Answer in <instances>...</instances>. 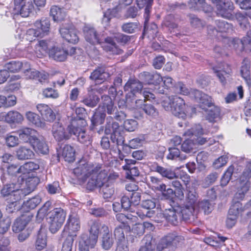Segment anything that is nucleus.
Returning <instances> with one entry per match:
<instances>
[{
  "instance_id": "51",
  "label": "nucleus",
  "mask_w": 251,
  "mask_h": 251,
  "mask_svg": "<svg viewBox=\"0 0 251 251\" xmlns=\"http://www.w3.org/2000/svg\"><path fill=\"white\" fill-rule=\"evenodd\" d=\"M244 211L242 204L238 201H233L232 204L229 209V213L238 217Z\"/></svg>"
},
{
  "instance_id": "49",
  "label": "nucleus",
  "mask_w": 251,
  "mask_h": 251,
  "mask_svg": "<svg viewBox=\"0 0 251 251\" xmlns=\"http://www.w3.org/2000/svg\"><path fill=\"white\" fill-rule=\"evenodd\" d=\"M39 183V179L37 177H28L25 179V187L23 188L29 194L34 190Z\"/></svg>"
},
{
  "instance_id": "13",
  "label": "nucleus",
  "mask_w": 251,
  "mask_h": 251,
  "mask_svg": "<svg viewBox=\"0 0 251 251\" xmlns=\"http://www.w3.org/2000/svg\"><path fill=\"white\" fill-rule=\"evenodd\" d=\"M83 32L86 41L91 44H99L103 40L100 35L97 33L96 29L93 27L85 26L83 28Z\"/></svg>"
},
{
  "instance_id": "41",
  "label": "nucleus",
  "mask_w": 251,
  "mask_h": 251,
  "mask_svg": "<svg viewBox=\"0 0 251 251\" xmlns=\"http://www.w3.org/2000/svg\"><path fill=\"white\" fill-rule=\"evenodd\" d=\"M16 155L19 159H31L34 155L33 151L25 146H20L16 151Z\"/></svg>"
},
{
  "instance_id": "33",
  "label": "nucleus",
  "mask_w": 251,
  "mask_h": 251,
  "mask_svg": "<svg viewBox=\"0 0 251 251\" xmlns=\"http://www.w3.org/2000/svg\"><path fill=\"white\" fill-rule=\"evenodd\" d=\"M49 42L46 40L38 41L34 48V51L37 56L41 58L45 56L49 51Z\"/></svg>"
},
{
  "instance_id": "36",
  "label": "nucleus",
  "mask_w": 251,
  "mask_h": 251,
  "mask_svg": "<svg viewBox=\"0 0 251 251\" xmlns=\"http://www.w3.org/2000/svg\"><path fill=\"white\" fill-rule=\"evenodd\" d=\"M51 202L47 201L38 210L36 216V221L37 223L42 222L45 217L48 216V213L52 209Z\"/></svg>"
},
{
  "instance_id": "59",
  "label": "nucleus",
  "mask_w": 251,
  "mask_h": 251,
  "mask_svg": "<svg viewBox=\"0 0 251 251\" xmlns=\"http://www.w3.org/2000/svg\"><path fill=\"white\" fill-rule=\"evenodd\" d=\"M17 182L11 181V182L4 186L1 190V194L3 197L9 196L14 191Z\"/></svg>"
},
{
  "instance_id": "50",
  "label": "nucleus",
  "mask_w": 251,
  "mask_h": 251,
  "mask_svg": "<svg viewBox=\"0 0 251 251\" xmlns=\"http://www.w3.org/2000/svg\"><path fill=\"white\" fill-rule=\"evenodd\" d=\"M75 150L70 145H65L62 151V156L66 161L70 162L75 160Z\"/></svg>"
},
{
  "instance_id": "52",
  "label": "nucleus",
  "mask_w": 251,
  "mask_h": 251,
  "mask_svg": "<svg viewBox=\"0 0 251 251\" xmlns=\"http://www.w3.org/2000/svg\"><path fill=\"white\" fill-rule=\"evenodd\" d=\"M169 153L167 155V158L170 159H176L179 160H185L187 156L180 153L179 150L176 148H170L169 149Z\"/></svg>"
},
{
  "instance_id": "14",
  "label": "nucleus",
  "mask_w": 251,
  "mask_h": 251,
  "mask_svg": "<svg viewBox=\"0 0 251 251\" xmlns=\"http://www.w3.org/2000/svg\"><path fill=\"white\" fill-rule=\"evenodd\" d=\"M72 135H75L78 141L88 146L92 143L91 136L88 134L83 127H80L75 126L73 124V129H72Z\"/></svg>"
},
{
  "instance_id": "27",
  "label": "nucleus",
  "mask_w": 251,
  "mask_h": 251,
  "mask_svg": "<svg viewBox=\"0 0 251 251\" xmlns=\"http://www.w3.org/2000/svg\"><path fill=\"white\" fill-rule=\"evenodd\" d=\"M110 76L104 68L99 67L95 69L91 74L90 78L95 80L97 83H101Z\"/></svg>"
},
{
  "instance_id": "32",
  "label": "nucleus",
  "mask_w": 251,
  "mask_h": 251,
  "mask_svg": "<svg viewBox=\"0 0 251 251\" xmlns=\"http://www.w3.org/2000/svg\"><path fill=\"white\" fill-rule=\"evenodd\" d=\"M50 21L47 18H42L34 23L36 29L41 33V37L47 34L50 28Z\"/></svg>"
},
{
  "instance_id": "11",
  "label": "nucleus",
  "mask_w": 251,
  "mask_h": 251,
  "mask_svg": "<svg viewBox=\"0 0 251 251\" xmlns=\"http://www.w3.org/2000/svg\"><path fill=\"white\" fill-rule=\"evenodd\" d=\"M24 182V177L20 176L17 180V184L16 185L14 191L10 195V197L8 198V202L10 203L7 207L9 208H11L12 206L15 207L16 205V202L17 201L28 195L25 189L22 188V185Z\"/></svg>"
},
{
  "instance_id": "26",
  "label": "nucleus",
  "mask_w": 251,
  "mask_h": 251,
  "mask_svg": "<svg viewBox=\"0 0 251 251\" xmlns=\"http://www.w3.org/2000/svg\"><path fill=\"white\" fill-rule=\"evenodd\" d=\"M232 44L235 49H238L240 50H251V33H248L247 36L244 37L243 40L233 39Z\"/></svg>"
},
{
  "instance_id": "38",
  "label": "nucleus",
  "mask_w": 251,
  "mask_h": 251,
  "mask_svg": "<svg viewBox=\"0 0 251 251\" xmlns=\"http://www.w3.org/2000/svg\"><path fill=\"white\" fill-rule=\"evenodd\" d=\"M50 15L54 22H60L65 19L66 14L65 11L61 8L53 5L50 9Z\"/></svg>"
},
{
  "instance_id": "55",
  "label": "nucleus",
  "mask_w": 251,
  "mask_h": 251,
  "mask_svg": "<svg viewBox=\"0 0 251 251\" xmlns=\"http://www.w3.org/2000/svg\"><path fill=\"white\" fill-rule=\"evenodd\" d=\"M234 170V166L230 165L225 172L221 179V185L222 186H225L228 183L231 179Z\"/></svg>"
},
{
  "instance_id": "54",
  "label": "nucleus",
  "mask_w": 251,
  "mask_h": 251,
  "mask_svg": "<svg viewBox=\"0 0 251 251\" xmlns=\"http://www.w3.org/2000/svg\"><path fill=\"white\" fill-rule=\"evenodd\" d=\"M196 207V210H202L205 214H209L213 210L212 205L207 200L199 201Z\"/></svg>"
},
{
  "instance_id": "63",
  "label": "nucleus",
  "mask_w": 251,
  "mask_h": 251,
  "mask_svg": "<svg viewBox=\"0 0 251 251\" xmlns=\"http://www.w3.org/2000/svg\"><path fill=\"white\" fill-rule=\"evenodd\" d=\"M143 110L150 117L155 118L158 116V110L151 104L144 105Z\"/></svg>"
},
{
  "instance_id": "19",
  "label": "nucleus",
  "mask_w": 251,
  "mask_h": 251,
  "mask_svg": "<svg viewBox=\"0 0 251 251\" xmlns=\"http://www.w3.org/2000/svg\"><path fill=\"white\" fill-rule=\"evenodd\" d=\"M33 215L31 213H28L22 215L21 217L17 218L12 226V230L15 233H18L24 229L28 223L31 221Z\"/></svg>"
},
{
  "instance_id": "34",
  "label": "nucleus",
  "mask_w": 251,
  "mask_h": 251,
  "mask_svg": "<svg viewBox=\"0 0 251 251\" xmlns=\"http://www.w3.org/2000/svg\"><path fill=\"white\" fill-rule=\"evenodd\" d=\"M31 145L34 150L39 153L45 154L48 152V147L43 137L37 136Z\"/></svg>"
},
{
  "instance_id": "6",
  "label": "nucleus",
  "mask_w": 251,
  "mask_h": 251,
  "mask_svg": "<svg viewBox=\"0 0 251 251\" xmlns=\"http://www.w3.org/2000/svg\"><path fill=\"white\" fill-rule=\"evenodd\" d=\"M205 134L203 132L202 128L200 125L194 126L191 129H189L183 133L184 136H191V138L195 143V145H202L206 142H208L209 145H212L215 142L214 139L204 137Z\"/></svg>"
},
{
  "instance_id": "40",
  "label": "nucleus",
  "mask_w": 251,
  "mask_h": 251,
  "mask_svg": "<svg viewBox=\"0 0 251 251\" xmlns=\"http://www.w3.org/2000/svg\"><path fill=\"white\" fill-rule=\"evenodd\" d=\"M187 193L186 195V201L187 204L190 206H196L198 205L197 201L198 199V195L196 192L195 189L192 187H187Z\"/></svg>"
},
{
  "instance_id": "24",
  "label": "nucleus",
  "mask_w": 251,
  "mask_h": 251,
  "mask_svg": "<svg viewBox=\"0 0 251 251\" xmlns=\"http://www.w3.org/2000/svg\"><path fill=\"white\" fill-rule=\"evenodd\" d=\"M142 84L135 79L128 81L124 86L125 91L130 90L132 94L136 97L142 95Z\"/></svg>"
},
{
  "instance_id": "3",
  "label": "nucleus",
  "mask_w": 251,
  "mask_h": 251,
  "mask_svg": "<svg viewBox=\"0 0 251 251\" xmlns=\"http://www.w3.org/2000/svg\"><path fill=\"white\" fill-rule=\"evenodd\" d=\"M162 105L165 110L171 111L175 116L185 119L190 107L185 104L183 99L177 96L165 97Z\"/></svg>"
},
{
  "instance_id": "18",
  "label": "nucleus",
  "mask_w": 251,
  "mask_h": 251,
  "mask_svg": "<svg viewBox=\"0 0 251 251\" xmlns=\"http://www.w3.org/2000/svg\"><path fill=\"white\" fill-rule=\"evenodd\" d=\"M17 134L19 138L25 143H29L30 144L37 136V131L29 127H23L17 131Z\"/></svg>"
},
{
  "instance_id": "15",
  "label": "nucleus",
  "mask_w": 251,
  "mask_h": 251,
  "mask_svg": "<svg viewBox=\"0 0 251 251\" xmlns=\"http://www.w3.org/2000/svg\"><path fill=\"white\" fill-rule=\"evenodd\" d=\"M98 237L92 235L88 236L86 234L81 235L79 243V251H89V248H93L96 245Z\"/></svg>"
},
{
  "instance_id": "57",
  "label": "nucleus",
  "mask_w": 251,
  "mask_h": 251,
  "mask_svg": "<svg viewBox=\"0 0 251 251\" xmlns=\"http://www.w3.org/2000/svg\"><path fill=\"white\" fill-rule=\"evenodd\" d=\"M23 169L24 176L25 178L27 176V174H29L30 172L37 170L39 168L38 164L33 162H29L25 163L22 166Z\"/></svg>"
},
{
  "instance_id": "42",
  "label": "nucleus",
  "mask_w": 251,
  "mask_h": 251,
  "mask_svg": "<svg viewBox=\"0 0 251 251\" xmlns=\"http://www.w3.org/2000/svg\"><path fill=\"white\" fill-rule=\"evenodd\" d=\"M175 91L176 93L181 94L183 95H189L191 98L195 99L196 100V98L194 97L193 94L195 91H199L197 90H190L185 84L181 82H178L176 84L174 87Z\"/></svg>"
},
{
  "instance_id": "35",
  "label": "nucleus",
  "mask_w": 251,
  "mask_h": 251,
  "mask_svg": "<svg viewBox=\"0 0 251 251\" xmlns=\"http://www.w3.org/2000/svg\"><path fill=\"white\" fill-rule=\"evenodd\" d=\"M106 114L102 108L99 106L96 109L95 113L91 119L92 125L93 126L102 124L104 123Z\"/></svg>"
},
{
  "instance_id": "4",
  "label": "nucleus",
  "mask_w": 251,
  "mask_h": 251,
  "mask_svg": "<svg viewBox=\"0 0 251 251\" xmlns=\"http://www.w3.org/2000/svg\"><path fill=\"white\" fill-rule=\"evenodd\" d=\"M66 215V212L61 208H55L50 211L47 221L51 233H55L60 228L65 221Z\"/></svg>"
},
{
  "instance_id": "17",
  "label": "nucleus",
  "mask_w": 251,
  "mask_h": 251,
  "mask_svg": "<svg viewBox=\"0 0 251 251\" xmlns=\"http://www.w3.org/2000/svg\"><path fill=\"white\" fill-rule=\"evenodd\" d=\"M25 0H14V9L23 17H27L32 12L34 6L31 1L22 4Z\"/></svg>"
},
{
  "instance_id": "31",
  "label": "nucleus",
  "mask_w": 251,
  "mask_h": 251,
  "mask_svg": "<svg viewBox=\"0 0 251 251\" xmlns=\"http://www.w3.org/2000/svg\"><path fill=\"white\" fill-rule=\"evenodd\" d=\"M140 78L148 84H158L162 80V77L157 73L143 72L139 75Z\"/></svg>"
},
{
  "instance_id": "9",
  "label": "nucleus",
  "mask_w": 251,
  "mask_h": 251,
  "mask_svg": "<svg viewBox=\"0 0 251 251\" xmlns=\"http://www.w3.org/2000/svg\"><path fill=\"white\" fill-rule=\"evenodd\" d=\"M215 1L217 3L218 15L228 20L234 19V14L233 12L234 6L232 1L226 0H215Z\"/></svg>"
},
{
  "instance_id": "64",
  "label": "nucleus",
  "mask_w": 251,
  "mask_h": 251,
  "mask_svg": "<svg viewBox=\"0 0 251 251\" xmlns=\"http://www.w3.org/2000/svg\"><path fill=\"white\" fill-rule=\"evenodd\" d=\"M251 177V161L248 162L246 167L242 175L240 177V181L246 182L249 181Z\"/></svg>"
},
{
  "instance_id": "16",
  "label": "nucleus",
  "mask_w": 251,
  "mask_h": 251,
  "mask_svg": "<svg viewBox=\"0 0 251 251\" xmlns=\"http://www.w3.org/2000/svg\"><path fill=\"white\" fill-rule=\"evenodd\" d=\"M179 207L166 209L163 213L164 217L168 223L172 225L176 226L181 220V215L179 213Z\"/></svg>"
},
{
  "instance_id": "21",
  "label": "nucleus",
  "mask_w": 251,
  "mask_h": 251,
  "mask_svg": "<svg viewBox=\"0 0 251 251\" xmlns=\"http://www.w3.org/2000/svg\"><path fill=\"white\" fill-rule=\"evenodd\" d=\"M132 2L133 0H119V4L116 6V9H108L104 13L102 22L108 23L110 19L115 16L116 10L119 11L123 8H125L127 6L130 5Z\"/></svg>"
},
{
  "instance_id": "47",
  "label": "nucleus",
  "mask_w": 251,
  "mask_h": 251,
  "mask_svg": "<svg viewBox=\"0 0 251 251\" xmlns=\"http://www.w3.org/2000/svg\"><path fill=\"white\" fill-rule=\"evenodd\" d=\"M26 117L28 121L37 127H44L45 123L42 121L40 116L32 112L28 111L26 113Z\"/></svg>"
},
{
  "instance_id": "43",
  "label": "nucleus",
  "mask_w": 251,
  "mask_h": 251,
  "mask_svg": "<svg viewBox=\"0 0 251 251\" xmlns=\"http://www.w3.org/2000/svg\"><path fill=\"white\" fill-rule=\"evenodd\" d=\"M103 40H104L105 41V45L103 46V48L106 51L110 52L113 54H118L122 53V50L117 47L113 39L110 37H107L105 39H103Z\"/></svg>"
},
{
  "instance_id": "8",
  "label": "nucleus",
  "mask_w": 251,
  "mask_h": 251,
  "mask_svg": "<svg viewBox=\"0 0 251 251\" xmlns=\"http://www.w3.org/2000/svg\"><path fill=\"white\" fill-rule=\"evenodd\" d=\"M111 117L107 118V123L105 126V132L106 134H111V140L113 143H116L117 146L122 145L124 143V137L121 134L119 129V124L117 122L110 121Z\"/></svg>"
},
{
  "instance_id": "56",
  "label": "nucleus",
  "mask_w": 251,
  "mask_h": 251,
  "mask_svg": "<svg viewBox=\"0 0 251 251\" xmlns=\"http://www.w3.org/2000/svg\"><path fill=\"white\" fill-rule=\"evenodd\" d=\"M142 97L144 98V100H136V107H139V103L142 104L143 102L145 101V100H150L151 99H154L155 98L154 95L150 91V90L147 88H144L143 92L142 93Z\"/></svg>"
},
{
  "instance_id": "60",
  "label": "nucleus",
  "mask_w": 251,
  "mask_h": 251,
  "mask_svg": "<svg viewBox=\"0 0 251 251\" xmlns=\"http://www.w3.org/2000/svg\"><path fill=\"white\" fill-rule=\"evenodd\" d=\"M46 236L45 234L39 233L38 234L37 240L35 243V247L37 250H41L43 249L47 244Z\"/></svg>"
},
{
  "instance_id": "28",
  "label": "nucleus",
  "mask_w": 251,
  "mask_h": 251,
  "mask_svg": "<svg viewBox=\"0 0 251 251\" xmlns=\"http://www.w3.org/2000/svg\"><path fill=\"white\" fill-rule=\"evenodd\" d=\"M49 56L57 61H64L67 56V52L60 47H54L49 50Z\"/></svg>"
},
{
  "instance_id": "30",
  "label": "nucleus",
  "mask_w": 251,
  "mask_h": 251,
  "mask_svg": "<svg viewBox=\"0 0 251 251\" xmlns=\"http://www.w3.org/2000/svg\"><path fill=\"white\" fill-rule=\"evenodd\" d=\"M101 100L102 105L100 106L102 108V111H106L108 114H112L117 110L116 106L109 96H102Z\"/></svg>"
},
{
  "instance_id": "37",
  "label": "nucleus",
  "mask_w": 251,
  "mask_h": 251,
  "mask_svg": "<svg viewBox=\"0 0 251 251\" xmlns=\"http://www.w3.org/2000/svg\"><path fill=\"white\" fill-rule=\"evenodd\" d=\"M7 173L8 175L12 177V181L17 182V180L20 176H23L24 180H25L22 166L19 167L18 165L12 164L7 167Z\"/></svg>"
},
{
  "instance_id": "10",
  "label": "nucleus",
  "mask_w": 251,
  "mask_h": 251,
  "mask_svg": "<svg viewBox=\"0 0 251 251\" xmlns=\"http://www.w3.org/2000/svg\"><path fill=\"white\" fill-rule=\"evenodd\" d=\"M59 33L61 37L66 41L72 44H76L79 41L78 31L72 24H63Z\"/></svg>"
},
{
  "instance_id": "45",
  "label": "nucleus",
  "mask_w": 251,
  "mask_h": 251,
  "mask_svg": "<svg viewBox=\"0 0 251 251\" xmlns=\"http://www.w3.org/2000/svg\"><path fill=\"white\" fill-rule=\"evenodd\" d=\"M215 24L217 28L212 29V34L215 35V33L219 32H228L232 30V25L223 20H216Z\"/></svg>"
},
{
  "instance_id": "39",
  "label": "nucleus",
  "mask_w": 251,
  "mask_h": 251,
  "mask_svg": "<svg viewBox=\"0 0 251 251\" xmlns=\"http://www.w3.org/2000/svg\"><path fill=\"white\" fill-rule=\"evenodd\" d=\"M5 121L9 124H20L24 120V117L18 111L11 110L5 116Z\"/></svg>"
},
{
  "instance_id": "25",
  "label": "nucleus",
  "mask_w": 251,
  "mask_h": 251,
  "mask_svg": "<svg viewBox=\"0 0 251 251\" xmlns=\"http://www.w3.org/2000/svg\"><path fill=\"white\" fill-rule=\"evenodd\" d=\"M136 3L139 8L145 7L144 18H145V29L147 28V31L149 32L150 29L147 28V24L149 21L151 9L153 0H136Z\"/></svg>"
},
{
  "instance_id": "62",
  "label": "nucleus",
  "mask_w": 251,
  "mask_h": 251,
  "mask_svg": "<svg viewBox=\"0 0 251 251\" xmlns=\"http://www.w3.org/2000/svg\"><path fill=\"white\" fill-rule=\"evenodd\" d=\"M23 64L22 62L19 61H12L6 65V68L7 69V71L11 73H16L19 71L22 67Z\"/></svg>"
},
{
  "instance_id": "48",
  "label": "nucleus",
  "mask_w": 251,
  "mask_h": 251,
  "mask_svg": "<svg viewBox=\"0 0 251 251\" xmlns=\"http://www.w3.org/2000/svg\"><path fill=\"white\" fill-rule=\"evenodd\" d=\"M179 213L181 215V219L182 218L184 220L189 219L190 217L193 215V213L196 210V207L194 206H190L186 204L183 207H179Z\"/></svg>"
},
{
  "instance_id": "29",
  "label": "nucleus",
  "mask_w": 251,
  "mask_h": 251,
  "mask_svg": "<svg viewBox=\"0 0 251 251\" xmlns=\"http://www.w3.org/2000/svg\"><path fill=\"white\" fill-rule=\"evenodd\" d=\"M151 167L153 171L159 173L162 177L169 179H173L176 178L175 172L170 169L164 168L157 164H153Z\"/></svg>"
},
{
  "instance_id": "23",
  "label": "nucleus",
  "mask_w": 251,
  "mask_h": 251,
  "mask_svg": "<svg viewBox=\"0 0 251 251\" xmlns=\"http://www.w3.org/2000/svg\"><path fill=\"white\" fill-rule=\"evenodd\" d=\"M102 233L101 247L105 250H109L113 246L114 240L107 226H102Z\"/></svg>"
},
{
  "instance_id": "20",
  "label": "nucleus",
  "mask_w": 251,
  "mask_h": 251,
  "mask_svg": "<svg viewBox=\"0 0 251 251\" xmlns=\"http://www.w3.org/2000/svg\"><path fill=\"white\" fill-rule=\"evenodd\" d=\"M213 70L221 82L225 84L226 83V78L228 77L231 72L230 66L227 64H222L213 67Z\"/></svg>"
},
{
  "instance_id": "46",
  "label": "nucleus",
  "mask_w": 251,
  "mask_h": 251,
  "mask_svg": "<svg viewBox=\"0 0 251 251\" xmlns=\"http://www.w3.org/2000/svg\"><path fill=\"white\" fill-rule=\"evenodd\" d=\"M89 225L90 226L89 233L90 235H94V237H99L100 231L102 232V228L103 226H106L104 224H101L100 222L97 220H91L89 222Z\"/></svg>"
},
{
  "instance_id": "58",
  "label": "nucleus",
  "mask_w": 251,
  "mask_h": 251,
  "mask_svg": "<svg viewBox=\"0 0 251 251\" xmlns=\"http://www.w3.org/2000/svg\"><path fill=\"white\" fill-rule=\"evenodd\" d=\"M191 137V136H189ZM195 146V143L193 138L187 139L181 145V150L183 151L189 153L193 150Z\"/></svg>"
},
{
  "instance_id": "12",
  "label": "nucleus",
  "mask_w": 251,
  "mask_h": 251,
  "mask_svg": "<svg viewBox=\"0 0 251 251\" xmlns=\"http://www.w3.org/2000/svg\"><path fill=\"white\" fill-rule=\"evenodd\" d=\"M80 229L79 219L76 216H70L65 226L64 231L68 232V235H74V239L76 236V233Z\"/></svg>"
},
{
  "instance_id": "53",
  "label": "nucleus",
  "mask_w": 251,
  "mask_h": 251,
  "mask_svg": "<svg viewBox=\"0 0 251 251\" xmlns=\"http://www.w3.org/2000/svg\"><path fill=\"white\" fill-rule=\"evenodd\" d=\"M166 185L162 183L159 186V191H162V196L164 199L172 200L175 196L176 193L171 188L166 189Z\"/></svg>"
},
{
  "instance_id": "1",
  "label": "nucleus",
  "mask_w": 251,
  "mask_h": 251,
  "mask_svg": "<svg viewBox=\"0 0 251 251\" xmlns=\"http://www.w3.org/2000/svg\"><path fill=\"white\" fill-rule=\"evenodd\" d=\"M74 173L77 176L83 175L86 178H90L87 184L88 189L92 190L96 187L100 188L104 199L111 198L114 190L110 176L107 171L102 170L100 164H93L84 160L80 161L78 166L74 169Z\"/></svg>"
},
{
  "instance_id": "61",
  "label": "nucleus",
  "mask_w": 251,
  "mask_h": 251,
  "mask_svg": "<svg viewBox=\"0 0 251 251\" xmlns=\"http://www.w3.org/2000/svg\"><path fill=\"white\" fill-rule=\"evenodd\" d=\"M205 4V0H190L188 6L191 9L200 10L204 7Z\"/></svg>"
},
{
  "instance_id": "2",
  "label": "nucleus",
  "mask_w": 251,
  "mask_h": 251,
  "mask_svg": "<svg viewBox=\"0 0 251 251\" xmlns=\"http://www.w3.org/2000/svg\"><path fill=\"white\" fill-rule=\"evenodd\" d=\"M200 107L205 111H207V118L211 122L220 119L221 109L215 105L212 97L201 91H195L193 94Z\"/></svg>"
},
{
  "instance_id": "7",
  "label": "nucleus",
  "mask_w": 251,
  "mask_h": 251,
  "mask_svg": "<svg viewBox=\"0 0 251 251\" xmlns=\"http://www.w3.org/2000/svg\"><path fill=\"white\" fill-rule=\"evenodd\" d=\"M74 122L69 125L65 129L62 123L55 122L52 127V133L55 139L58 142L69 139L72 135Z\"/></svg>"
},
{
  "instance_id": "5",
  "label": "nucleus",
  "mask_w": 251,
  "mask_h": 251,
  "mask_svg": "<svg viewBox=\"0 0 251 251\" xmlns=\"http://www.w3.org/2000/svg\"><path fill=\"white\" fill-rule=\"evenodd\" d=\"M183 236L176 233H170L164 236L159 241L157 246V251H163L168 249V251H173L183 240Z\"/></svg>"
},
{
  "instance_id": "22",
  "label": "nucleus",
  "mask_w": 251,
  "mask_h": 251,
  "mask_svg": "<svg viewBox=\"0 0 251 251\" xmlns=\"http://www.w3.org/2000/svg\"><path fill=\"white\" fill-rule=\"evenodd\" d=\"M36 108L44 120L52 122L55 119L56 115L54 112L48 105L44 103L38 104Z\"/></svg>"
},
{
  "instance_id": "44",
  "label": "nucleus",
  "mask_w": 251,
  "mask_h": 251,
  "mask_svg": "<svg viewBox=\"0 0 251 251\" xmlns=\"http://www.w3.org/2000/svg\"><path fill=\"white\" fill-rule=\"evenodd\" d=\"M99 100L100 99L97 95L89 91L87 96L83 98L81 102L88 107H94L97 105Z\"/></svg>"
}]
</instances>
